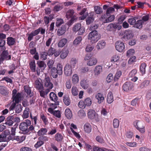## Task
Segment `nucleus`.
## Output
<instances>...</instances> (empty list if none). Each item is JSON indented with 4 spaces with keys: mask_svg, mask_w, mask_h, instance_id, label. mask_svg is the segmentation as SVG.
Here are the masks:
<instances>
[{
    "mask_svg": "<svg viewBox=\"0 0 151 151\" xmlns=\"http://www.w3.org/2000/svg\"><path fill=\"white\" fill-rule=\"evenodd\" d=\"M12 103L9 107L10 111L13 110L17 104H18L21 101L22 94L19 92L17 93V91L16 89H14L12 92Z\"/></svg>",
    "mask_w": 151,
    "mask_h": 151,
    "instance_id": "nucleus-1",
    "label": "nucleus"
},
{
    "mask_svg": "<svg viewBox=\"0 0 151 151\" xmlns=\"http://www.w3.org/2000/svg\"><path fill=\"white\" fill-rule=\"evenodd\" d=\"M100 37V35L98 33L97 31L94 30L89 33L88 39L92 43H93L97 42Z\"/></svg>",
    "mask_w": 151,
    "mask_h": 151,
    "instance_id": "nucleus-2",
    "label": "nucleus"
},
{
    "mask_svg": "<svg viewBox=\"0 0 151 151\" xmlns=\"http://www.w3.org/2000/svg\"><path fill=\"white\" fill-rule=\"evenodd\" d=\"M31 122L29 120H26L25 122H21L19 126V129L25 134H28V127L31 124Z\"/></svg>",
    "mask_w": 151,
    "mask_h": 151,
    "instance_id": "nucleus-3",
    "label": "nucleus"
},
{
    "mask_svg": "<svg viewBox=\"0 0 151 151\" xmlns=\"http://www.w3.org/2000/svg\"><path fill=\"white\" fill-rule=\"evenodd\" d=\"M116 49L118 51L122 52L124 51L125 45L124 43L121 41H118L115 44Z\"/></svg>",
    "mask_w": 151,
    "mask_h": 151,
    "instance_id": "nucleus-4",
    "label": "nucleus"
},
{
    "mask_svg": "<svg viewBox=\"0 0 151 151\" xmlns=\"http://www.w3.org/2000/svg\"><path fill=\"white\" fill-rule=\"evenodd\" d=\"M133 87V85L131 82H127L123 84L122 88L124 91L128 92L132 89Z\"/></svg>",
    "mask_w": 151,
    "mask_h": 151,
    "instance_id": "nucleus-5",
    "label": "nucleus"
},
{
    "mask_svg": "<svg viewBox=\"0 0 151 151\" xmlns=\"http://www.w3.org/2000/svg\"><path fill=\"white\" fill-rule=\"evenodd\" d=\"M88 116L91 119L97 120L98 119L97 114H96L95 111L92 109H89L88 110Z\"/></svg>",
    "mask_w": 151,
    "mask_h": 151,
    "instance_id": "nucleus-6",
    "label": "nucleus"
},
{
    "mask_svg": "<svg viewBox=\"0 0 151 151\" xmlns=\"http://www.w3.org/2000/svg\"><path fill=\"white\" fill-rule=\"evenodd\" d=\"M44 86L47 88V89H48L50 90L53 87V84L51 82L50 78L47 77L45 78L44 81Z\"/></svg>",
    "mask_w": 151,
    "mask_h": 151,
    "instance_id": "nucleus-7",
    "label": "nucleus"
},
{
    "mask_svg": "<svg viewBox=\"0 0 151 151\" xmlns=\"http://www.w3.org/2000/svg\"><path fill=\"white\" fill-rule=\"evenodd\" d=\"M76 18L77 20V17H76V14H75L74 11L73 9H69L66 12L65 14V17L67 19H72L73 17Z\"/></svg>",
    "mask_w": 151,
    "mask_h": 151,
    "instance_id": "nucleus-8",
    "label": "nucleus"
},
{
    "mask_svg": "<svg viewBox=\"0 0 151 151\" xmlns=\"http://www.w3.org/2000/svg\"><path fill=\"white\" fill-rule=\"evenodd\" d=\"M64 73L67 76H69L72 74L71 66L69 64H67L64 67Z\"/></svg>",
    "mask_w": 151,
    "mask_h": 151,
    "instance_id": "nucleus-9",
    "label": "nucleus"
},
{
    "mask_svg": "<svg viewBox=\"0 0 151 151\" xmlns=\"http://www.w3.org/2000/svg\"><path fill=\"white\" fill-rule=\"evenodd\" d=\"M3 52L1 54V59L2 60H8L11 59V56L7 50H3Z\"/></svg>",
    "mask_w": 151,
    "mask_h": 151,
    "instance_id": "nucleus-10",
    "label": "nucleus"
},
{
    "mask_svg": "<svg viewBox=\"0 0 151 151\" xmlns=\"http://www.w3.org/2000/svg\"><path fill=\"white\" fill-rule=\"evenodd\" d=\"M40 29L39 28L34 31H32L30 33L28 34L27 39L28 41H31L33 38L34 36L37 35L40 32Z\"/></svg>",
    "mask_w": 151,
    "mask_h": 151,
    "instance_id": "nucleus-11",
    "label": "nucleus"
},
{
    "mask_svg": "<svg viewBox=\"0 0 151 151\" xmlns=\"http://www.w3.org/2000/svg\"><path fill=\"white\" fill-rule=\"evenodd\" d=\"M133 37V35L132 32L131 31H126L125 34L122 36V38L124 39V40L127 41L132 38Z\"/></svg>",
    "mask_w": 151,
    "mask_h": 151,
    "instance_id": "nucleus-12",
    "label": "nucleus"
},
{
    "mask_svg": "<svg viewBox=\"0 0 151 151\" xmlns=\"http://www.w3.org/2000/svg\"><path fill=\"white\" fill-rule=\"evenodd\" d=\"M7 43L9 46L14 45L16 43V39L12 37H9L7 38Z\"/></svg>",
    "mask_w": 151,
    "mask_h": 151,
    "instance_id": "nucleus-13",
    "label": "nucleus"
},
{
    "mask_svg": "<svg viewBox=\"0 0 151 151\" xmlns=\"http://www.w3.org/2000/svg\"><path fill=\"white\" fill-rule=\"evenodd\" d=\"M66 30L65 26H62L61 28L59 29L57 32V34L58 36H61L64 34Z\"/></svg>",
    "mask_w": 151,
    "mask_h": 151,
    "instance_id": "nucleus-14",
    "label": "nucleus"
},
{
    "mask_svg": "<svg viewBox=\"0 0 151 151\" xmlns=\"http://www.w3.org/2000/svg\"><path fill=\"white\" fill-rule=\"evenodd\" d=\"M35 87L38 91L43 89V85L38 79L36 80L35 81Z\"/></svg>",
    "mask_w": 151,
    "mask_h": 151,
    "instance_id": "nucleus-15",
    "label": "nucleus"
},
{
    "mask_svg": "<svg viewBox=\"0 0 151 151\" xmlns=\"http://www.w3.org/2000/svg\"><path fill=\"white\" fill-rule=\"evenodd\" d=\"M97 62V60L95 58H92L87 62V65L90 66H92L96 65Z\"/></svg>",
    "mask_w": 151,
    "mask_h": 151,
    "instance_id": "nucleus-16",
    "label": "nucleus"
},
{
    "mask_svg": "<svg viewBox=\"0 0 151 151\" xmlns=\"http://www.w3.org/2000/svg\"><path fill=\"white\" fill-rule=\"evenodd\" d=\"M106 45V43L104 40L100 41L97 43L96 47L98 50L103 48Z\"/></svg>",
    "mask_w": 151,
    "mask_h": 151,
    "instance_id": "nucleus-17",
    "label": "nucleus"
},
{
    "mask_svg": "<svg viewBox=\"0 0 151 151\" xmlns=\"http://www.w3.org/2000/svg\"><path fill=\"white\" fill-rule=\"evenodd\" d=\"M69 50L67 49H63L61 52L60 57L63 59H65L68 55Z\"/></svg>",
    "mask_w": 151,
    "mask_h": 151,
    "instance_id": "nucleus-18",
    "label": "nucleus"
},
{
    "mask_svg": "<svg viewBox=\"0 0 151 151\" xmlns=\"http://www.w3.org/2000/svg\"><path fill=\"white\" fill-rule=\"evenodd\" d=\"M29 66L31 71L32 72L36 71V64L34 60L31 61L29 63Z\"/></svg>",
    "mask_w": 151,
    "mask_h": 151,
    "instance_id": "nucleus-19",
    "label": "nucleus"
},
{
    "mask_svg": "<svg viewBox=\"0 0 151 151\" xmlns=\"http://www.w3.org/2000/svg\"><path fill=\"white\" fill-rule=\"evenodd\" d=\"M84 131L86 133H89L91 130V126L89 123H86L84 126Z\"/></svg>",
    "mask_w": 151,
    "mask_h": 151,
    "instance_id": "nucleus-20",
    "label": "nucleus"
},
{
    "mask_svg": "<svg viewBox=\"0 0 151 151\" xmlns=\"http://www.w3.org/2000/svg\"><path fill=\"white\" fill-rule=\"evenodd\" d=\"M143 116L144 117V120L147 123L150 122V121L151 120V115L150 114L149 112L144 113L143 114Z\"/></svg>",
    "mask_w": 151,
    "mask_h": 151,
    "instance_id": "nucleus-21",
    "label": "nucleus"
},
{
    "mask_svg": "<svg viewBox=\"0 0 151 151\" xmlns=\"http://www.w3.org/2000/svg\"><path fill=\"white\" fill-rule=\"evenodd\" d=\"M95 97L98 100V102L99 104H100L102 102L104 99L103 94L100 93H97Z\"/></svg>",
    "mask_w": 151,
    "mask_h": 151,
    "instance_id": "nucleus-22",
    "label": "nucleus"
},
{
    "mask_svg": "<svg viewBox=\"0 0 151 151\" xmlns=\"http://www.w3.org/2000/svg\"><path fill=\"white\" fill-rule=\"evenodd\" d=\"M50 90L48 89H46L45 90H39L40 92V96L44 98H45V96H46L48 93L50 92Z\"/></svg>",
    "mask_w": 151,
    "mask_h": 151,
    "instance_id": "nucleus-23",
    "label": "nucleus"
},
{
    "mask_svg": "<svg viewBox=\"0 0 151 151\" xmlns=\"http://www.w3.org/2000/svg\"><path fill=\"white\" fill-rule=\"evenodd\" d=\"M102 71V67L100 65H98L96 67L94 70L95 75H98Z\"/></svg>",
    "mask_w": 151,
    "mask_h": 151,
    "instance_id": "nucleus-24",
    "label": "nucleus"
},
{
    "mask_svg": "<svg viewBox=\"0 0 151 151\" xmlns=\"http://www.w3.org/2000/svg\"><path fill=\"white\" fill-rule=\"evenodd\" d=\"M13 119V117H12V115L8 117L6 119V121L5 122V124L9 126L12 125L14 123Z\"/></svg>",
    "mask_w": 151,
    "mask_h": 151,
    "instance_id": "nucleus-25",
    "label": "nucleus"
},
{
    "mask_svg": "<svg viewBox=\"0 0 151 151\" xmlns=\"http://www.w3.org/2000/svg\"><path fill=\"white\" fill-rule=\"evenodd\" d=\"M88 81L87 80H83L80 83L81 86L85 89H87L89 86Z\"/></svg>",
    "mask_w": 151,
    "mask_h": 151,
    "instance_id": "nucleus-26",
    "label": "nucleus"
},
{
    "mask_svg": "<svg viewBox=\"0 0 151 151\" xmlns=\"http://www.w3.org/2000/svg\"><path fill=\"white\" fill-rule=\"evenodd\" d=\"M50 98L51 100L56 103L58 100V97L56 95L54 92H51L49 95Z\"/></svg>",
    "mask_w": 151,
    "mask_h": 151,
    "instance_id": "nucleus-27",
    "label": "nucleus"
},
{
    "mask_svg": "<svg viewBox=\"0 0 151 151\" xmlns=\"http://www.w3.org/2000/svg\"><path fill=\"white\" fill-rule=\"evenodd\" d=\"M113 97L111 92H109L107 96V101L109 104H111L113 101Z\"/></svg>",
    "mask_w": 151,
    "mask_h": 151,
    "instance_id": "nucleus-28",
    "label": "nucleus"
},
{
    "mask_svg": "<svg viewBox=\"0 0 151 151\" xmlns=\"http://www.w3.org/2000/svg\"><path fill=\"white\" fill-rule=\"evenodd\" d=\"M25 138L24 135L22 136H15L14 140H16L19 143H21L25 140Z\"/></svg>",
    "mask_w": 151,
    "mask_h": 151,
    "instance_id": "nucleus-29",
    "label": "nucleus"
},
{
    "mask_svg": "<svg viewBox=\"0 0 151 151\" xmlns=\"http://www.w3.org/2000/svg\"><path fill=\"white\" fill-rule=\"evenodd\" d=\"M65 114L67 118L69 119L71 118L72 116V112L69 108H67L65 109Z\"/></svg>",
    "mask_w": 151,
    "mask_h": 151,
    "instance_id": "nucleus-30",
    "label": "nucleus"
},
{
    "mask_svg": "<svg viewBox=\"0 0 151 151\" xmlns=\"http://www.w3.org/2000/svg\"><path fill=\"white\" fill-rule=\"evenodd\" d=\"M93 13H91L90 17H88L86 19V23L88 24H90L91 22H92L94 20V18L93 16Z\"/></svg>",
    "mask_w": 151,
    "mask_h": 151,
    "instance_id": "nucleus-31",
    "label": "nucleus"
},
{
    "mask_svg": "<svg viewBox=\"0 0 151 151\" xmlns=\"http://www.w3.org/2000/svg\"><path fill=\"white\" fill-rule=\"evenodd\" d=\"M37 64L38 67L40 68H43V70L46 67V65L43 61H38L37 62Z\"/></svg>",
    "mask_w": 151,
    "mask_h": 151,
    "instance_id": "nucleus-32",
    "label": "nucleus"
},
{
    "mask_svg": "<svg viewBox=\"0 0 151 151\" xmlns=\"http://www.w3.org/2000/svg\"><path fill=\"white\" fill-rule=\"evenodd\" d=\"M143 24V22L142 20H138L134 24L135 27H136L140 29L142 27V25Z\"/></svg>",
    "mask_w": 151,
    "mask_h": 151,
    "instance_id": "nucleus-33",
    "label": "nucleus"
},
{
    "mask_svg": "<svg viewBox=\"0 0 151 151\" xmlns=\"http://www.w3.org/2000/svg\"><path fill=\"white\" fill-rule=\"evenodd\" d=\"M62 68V65L60 64H58L57 65L56 71L59 75H61L63 73Z\"/></svg>",
    "mask_w": 151,
    "mask_h": 151,
    "instance_id": "nucleus-34",
    "label": "nucleus"
},
{
    "mask_svg": "<svg viewBox=\"0 0 151 151\" xmlns=\"http://www.w3.org/2000/svg\"><path fill=\"white\" fill-rule=\"evenodd\" d=\"M58 72L56 71V68L55 67L52 68L51 69V74L52 77L54 78H56L58 77Z\"/></svg>",
    "mask_w": 151,
    "mask_h": 151,
    "instance_id": "nucleus-35",
    "label": "nucleus"
},
{
    "mask_svg": "<svg viewBox=\"0 0 151 151\" xmlns=\"http://www.w3.org/2000/svg\"><path fill=\"white\" fill-rule=\"evenodd\" d=\"M29 108H26L24 111L22 116L24 119H26L29 117Z\"/></svg>",
    "mask_w": 151,
    "mask_h": 151,
    "instance_id": "nucleus-36",
    "label": "nucleus"
},
{
    "mask_svg": "<svg viewBox=\"0 0 151 151\" xmlns=\"http://www.w3.org/2000/svg\"><path fill=\"white\" fill-rule=\"evenodd\" d=\"M67 40L66 39L63 38L59 42L58 44V47H62L64 46L66 43Z\"/></svg>",
    "mask_w": 151,
    "mask_h": 151,
    "instance_id": "nucleus-37",
    "label": "nucleus"
},
{
    "mask_svg": "<svg viewBox=\"0 0 151 151\" xmlns=\"http://www.w3.org/2000/svg\"><path fill=\"white\" fill-rule=\"evenodd\" d=\"M72 80L74 84L77 83L79 81V77L78 75L76 74L73 75L72 77Z\"/></svg>",
    "mask_w": 151,
    "mask_h": 151,
    "instance_id": "nucleus-38",
    "label": "nucleus"
},
{
    "mask_svg": "<svg viewBox=\"0 0 151 151\" xmlns=\"http://www.w3.org/2000/svg\"><path fill=\"white\" fill-rule=\"evenodd\" d=\"M150 81L149 80H145L143 81L140 85V87L141 88H143L147 86L150 83Z\"/></svg>",
    "mask_w": 151,
    "mask_h": 151,
    "instance_id": "nucleus-39",
    "label": "nucleus"
},
{
    "mask_svg": "<svg viewBox=\"0 0 151 151\" xmlns=\"http://www.w3.org/2000/svg\"><path fill=\"white\" fill-rule=\"evenodd\" d=\"M4 134H1L0 135V138H2V139H1L2 140H3L4 139H6V138L7 136L8 135L10 134V132L8 130H6L4 132Z\"/></svg>",
    "mask_w": 151,
    "mask_h": 151,
    "instance_id": "nucleus-40",
    "label": "nucleus"
},
{
    "mask_svg": "<svg viewBox=\"0 0 151 151\" xmlns=\"http://www.w3.org/2000/svg\"><path fill=\"white\" fill-rule=\"evenodd\" d=\"M63 6L59 4L55 5L54 7L53 10L55 12H58L63 8Z\"/></svg>",
    "mask_w": 151,
    "mask_h": 151,
    "instance_id": "nucleus-41",
    "label": "nucleus"
},
{
    "mask_svg": "<svg viewBox=\"0 0 151 151\" xmlns=\"http://www.w3.org/2000/svg\"><path fill=\"white\" fill-rule=\"evenodd\" d=\"M115 18V17L114 15H111L109 17H108L104 21V23H108L112 22L114 20Z\"/></svg>",
    "mask_w": 151,
    "mask_h": 151,
    "instance_id": "nucleus-42",
    "label": "nucleus"
},
{
    "mask_svg": "<svg viewBox=\"0 0 151 151\" xmlns=\"http://www.w3.org/2000/svg\"><path fill=\"white\" fill-rule=\"evenodd\" d=\"M146 66V64L145 63H142L140 65V70L142 74H144L145 73Z\"/></svg>",
    "mask_w": 151,
    "mask_h": 151,
    "instance_id": "nucleus-43",
    "label": "nucleus"
},
{
    "mask_svg": "<svg viewBox=\"0 0 151 151\" xmlns=\"http://www.w3.org/2000/svg\"><path fill=\"white\" fill-rule=\"evenodd\" d=\"M71 92L73 95L76 96L78 94V89L76 87L73 86L71 89Z\"/></svg>",
    "mask_w": 151,
    "mask_h": 151,
    "instance_id": "nucleus-44",
    "label": "nucleus"
},
{
    "mask_svg": "<svg viewBox=\"0 0 151 151\" xmlns=\"http://www.w3.org/2000/svg\"><path fill=\"white\" fill-rule=\"evenodd\" d=\"M94 10L97 14H100L102 12V8L98 6H96L94 7Z\"/></svg>",
    "mask_w": 151,
    "mask_h": 151,
    "instance_id": "nucleus-45",
    "label": "nucleus"
},
{
    "mask_svg": "<svg viewBox=\"0 0 151 151\" xmlns=\"http://www.w3.org/2000/svg\"><path fill=\"white\" fill-rule=\"evenodd\" d=\"M47 132L46 128H42L38 132V134L39 136L44 135L46 134Z\"/></svg>",
    "mask_w": 151,
    "mask_h": 151,
    "instance_id": "nucleus-46",
    "label": "nucleus"
},
{
    "mask_svg": "<svg viewBox=\"0 0 151 151\" xmlns=\"http://www.w3.org/2000/svg\"><path fill=\"white\" fill-rule=\"evenodd\" d=\"M63 102L66 106L69 105L70 103V101L69 98L67 96L63 97Z\"/></svg>",
    "mask_w": 151,
    "mask_h": 151,
    "instance_id": "nucleus-47",
    "label": "nucleus"
},
{
    "mask_svg": "<svg viewBox=\"0 0 151 151\" xmlns=\"http://www.w3.org/2000/svg\"><path fill=\"white\" fill-rule=\"evenodd\" d=\"M0 93L4 95L7 94V92L6 88L3 86H0Z\"/></svg>",
    "mask_w": 151,
    "mask_h": 151,
    "instance_id": "nucleus-48",
    "label": "nucleus"
},
{
    "mask_svg": "<svg viewBox=\"0 0 151 151\" xmlns=\"http://www.w3.org/2000/svg\"><path fill=\"white\" fill-rule=\"evenodd\" d=\"M16 112L17 113H20L22 111V107L20 104H18L15 107Z\"/></svg>",
    "mask_w": 151,
    "mask_h": 151,
    "instance_id": "nucleus-49",
    "label": "nucleus"
},
{
    "mask_svg": "<svg viewBox=\"0 0 151 151\" xmlns=\"http://www.w3.org/2000/svg\"><path fill=\"white\" fill-rule=\"evenodd\" d=\"M63 19L59 18H57L56 19V26L57 27H59L63 24Z\"/></svg>",
    "mask_w": 151,
    "mask_h": 151,
    "instance_id": "nucleus-50",
    "label": "nucleus"
},
{
    "mask_svg": "<svg viewBox=\"0 0 151 151\" xmlns=\"http://www.w3.org/2000/svg\"><path fill=\"white\" fill-rule=\"evenodd\" d=\"M119 58V57L117 55H115L111 57V61L112 62H117Z\"/></svg>",
    "mask_w": 151,
    "mask_h": 151,
    "instance_id": "nucleus-51",
    "label": "nucleus"
},
{
    "mask_svg": "<svg viewBox=\"0 0 151 151\" xmlns=\"http://www.w3.org/2000/svg\"><path fill=\"white\" fill-rule=\"evenodd\" d=\"M5 44V40L0 39V47L1 48L2 50H4L6 49L5 47L4 46Z\"/></svg>",
    "mask_w": 151,
    "mask_h": 151,
    "instance_id": "nucleus-52",
    "label": "nucleus"
},
{
    "mask_svg": "<svg viewBox=\"0 0 151 151\" xmlns=\"http://www.w3.org/2000/svg\"><path fill=\"white\" fill-rule=\"evenodd\" d=\"M134 125L137 129L139 128V127H142V125L141 122L139 121H136L134 122Z\"/></svg>",
    "mask_w": 151,
    "mask_h": 151,
    "instance_id": "nucleus-53",
    "label": "nucleus"
},
{
    "mask_svg": "<svg viewBox=\"0 0 151 151\" xmlns=\"http://www.w3.org/2000/svg\"><path fill=\"white\" fill-rule=\"evenodd\" d=\"M81 27V24L80 23H77L74 26L73 30L74 32H77Z\"/></svg>",
    "mask_w": 151,
    "mask_h": 151,
    "instance_id": "nucleus-54",
    "label": "nucleus"
},
{
    "mask_svg": "<svg viewBox=\"0 0 151 151\" xmlns=\"http://www.w3.org/2000/svg\"><path fill=\"white\" fill-rule=\"evenodd\" d=\"M122 75V72L120 70H117L114 77L115 81H117Z\"/></svg>",
    "mask_w": 151,
    "mask_h": 151,
    "instance_id": "nucleus-55",
    "label": "nucleus"
},
{
    "mask_svg": "<svg viewBox=\"0 0 151 151\" xmlns=\"http://www.w3.org/2000/svg\"><path fill=\"white\" fill-rule=\"evenodd\" d=\"M82 40V37H78L73 41V44L75 45H78L80 43Z\"/></svg>",
    "mask_w": 151,
    "mask_h": 151,
    "instance_id": "nucleus-56",
    "label": "nucleus"
},
{
    "mask_svg": "<svg viewBox=\"0 0 151 151\" xmlns=\"http://www.w3.org/2000/svg\"><path fill=\"white\" fill-rule=\"evenodd\" d=\"M55 138L56 141H60L63 139V137L61 134L57 133L55 135Z\"/></svg>",
    "mask_w": 151,
    "mask_h": 151,
    "instance_id": "nucleus-57",
    "label": "nucleus"
},
{
    "mask_svg": "<svg viewBox=\"0 0 151 151\" xmlns=\"http://www.w3.org/2000/svg\"><path fill=\"white\" fill-rule=\"evenodd\" d=\"M56 51L55 49L51 47L49 49L47 52L49 56H51L54 54Z\"/></svg>",
    "mask_w": 151,
    "mask_h": 151,
    "instance_id": "nucleus-58",
    "label": "nucleus"
},
{
    "mask_svg": "<svg viewBox=\"0 0 151 151\" xmlns=\"http://www.w3.org/2000/svg\"><path fill=\"white\" fill-rule=\"evenodd\" d=\"M84 104L86 106H89L91 105L92 101L91 99L89 98H86L84 101Z\"/></svg>",
    "mask_w": 151,
    "mask_h": 151,
    "instance_id": "nucleus-59",
    "label": "nucleus"
},
{
    "mask_svg": "<svg viewBox=\"0 0 151 151\" xmlns=\"http://www.w3.org/2000/svg\"><path fill=\"white\" fill-rule=\"evenodd\" d=\"M113 125L114 128H117L119 125V121L117 119H114L113 121Z\"/></svg>",
    "mask_w": 151,
    "mask_h": 151,
    "instance_id": "nucleus-60",
    "label": "nucleus"
},
{
    "mask_svg": "<svg viewBox=\"0 0 151 151\" xmlns=\"http://www.w3.org/2000/svg\"><path fill=\"white\" fill-rule=\"evenodd\" d=\"M70 63L71 67H73V68H74L77 63V61L75 58H73L71 59Z\"/></svg>",
    "mask_w": 151,
    "mask_h": 151,
    "instance_id": "nucleus-61",
    "label": "nucleus"
},
{
    "mask_svg": "<svg viewBox=\"0 0 151 151\" xmlns=\"http://www.w3.org/2000/svg\"><path fill=\"white\" fill-rule=\"evenodd\" d=\"M14 135L10 134V135L8 137H6V139H4L3 140L5 141H7L10 140H14Z\"/></svg>",
    "mask_w": 151,
    "mask_h": 151,
    "instance_id": "nucleus-62",
    "label": "nucleus"
},
{
    "mask_svg": "<svg viewBox=\"0 0 151 151\" xmlns=\"http://www.w3.org/2000/svg\"><path fill=\"white\" fill-rule=\"evenodd\" d=\"M134 52L135 51L134 49H130L127 51V56L128 57H129L132 55L134 54Z\"/></svg>",
    "mask_w": 151,
    "mask_h": 151,
    "instance_id": "nucleus-63",
    "label": "nucleus"
},
{
    "mask_svg": "<svg viewBox=\"0 0 151 151\" xmlns=\"http://www.w3.org/2000/svg\"><path fill=\"white\" fill-rule=\"evenodd\" d=\"M93 151H106V149L104 148H101L97 147H95L93 148Z\"/></svg>",
    "mask_w": 151,
    "mask_h": 151,
    "instance_id": "nucleus-64",
    "label": "nucleus"
}]
</instances>
